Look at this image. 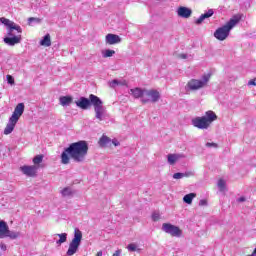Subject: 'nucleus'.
Masks as SVG:
<instances>
[{"label":"nucleus","instance_id":"22","mask_svg":"<svg viewBox=\"0 0 256 256\" xmlns=\"http://www.w3.org/2000/svg\"><path fill=\"white\" fill-rule=\"evenodd\" d=\"M111 138H109L106 135H102V137L98 141L99 147H107V145H110Z\"/></svg>","mask_w":256,"mask_h":256},{"label":"nucleus","instance_id":"13","mask_svg":"<svg viewBox=\"0 0 256 256\" xmlns=\"http://www.w3.org/2000/svg\"><path fill=\"white\" fill-rule=\"evenodd\" d=\"M144 97H146L147 99H150L149 102L151 103H157V101L161 99V94L159 93V91L155 89H151V90L146 89L144 92Z\"/></svg>","mask_w":256,"mask_h":256},{"label":"nucleus","instance_id":"31","mask_svg":"<svg viewBox=\"0 0 256 256\" xmlns=\"http://www.w3.org/2000/svg\"><path fill=\"white\" fill-rule=\"evenodd\" d=\"M6 79H7V83H8L9 85H15V78H13V76L7 75V76H6Z\"/></svg>","mask_w":256,"mask_h":256},{"label":"nucleus","instance_id":"27","mask_svg":"<svg viewBox=\"0 0 256 256\" xmlns=\"http://www.w3.org/2000/svg\"><path fill=\"white\" fill-rule=\"evenodd\" d=\"M59 240L56 241L58 245L65 243L67 241V233L56 234Z\"/></svg>","mask_w":256,"mask_h":256},{"label":"nucleus","instance_id":"32","mask_svg":"<svg viewBox=\"0 0 256 256\" xmlns=\"http://www.w3.org/2000/svg\"><path fill=\"white\" fill-rule=\"evenodd\" d=\"M161 219V215L159 214V212H154L153 214H152V220L153 221H159Z\"/></svg>","mask_w":256,"mask_h":256},{"label":"nucleus","instance_id":"33","mask_svg":"<svg viewBox=\"0 0 256 256\" xmlns=\"http://www.w3.org/2000/svg\"><path fill=\"white\" fill-rule=\"evenodd\" d=\"M206 147H213L214 149H217V147H219V144L215 143V142H208L206 143Z\"/></svg>","mask_w":256,"mask_h":256},{"label":"nucleus","instance_id":"6","mask_svg":"<svg viewBox=\"0 0 256 256\" xmlns=\"http://www.w3.org/2000/svg\"><path fill=\"white\" fill-rule=\"evenodd\" d=\"M209 79H211L210 74H205L202 76V80L191 79L188 81L186 85V89L189 91H199V89H203V87H207L209 83Z\"/></svg>","mask_w":256,"mask_h":256},{"label":"nucleus","instance_id":"16","mask_svg":"<svg viewBox=\"0 0 256 256\" xmlns=\"http://www.w3.org/2000/svg\"><path fill=\"white\" fill-rule=\"evenodd\" d=\"M20 171H22L24 175H27V177H35V175H37V166H22L20 167Z\"/></svg>","mask_w":256,"mask_h":256},{"label":"nucleus","instance_id":"29","mask_svg":"<svg viewBox=\"0 0 256 256\" xmlns=\"http://www.w3.org/2000/svg\"><path fill=\"white\" fill-rule=\"evenodd\" d=\"M43 155H37L33 158L34 165H39L40 163H43Z\"/></svg>","mask_w":256,"mask_h":256},{"label":"nucleus","instance_id":"40","mask_svg":"<svg viewBox=\"0 0 256 256\" xmlns=\"http://www.w3.org/2000/svg\"><path fill=\"white\" fill-rule=\"evenodd\" d=\"M121 253H122L121 249H118L115 251V253L112 256H121Z\"/></svg>","mask_w":256,"mask_h":256},{"label":"nucleus","instance_id":"30","mask_svg":"<svg viewBox=\"0 0 256 256\" xmlns=\"http://www.w3.org/2000/svg\"><path fill=\"white\" fill-rule=\"evenodd\" d=\"M225 185H226L225 180L220 179L218 181V187H219L220 191H225Z\"/></svg>","mask_w":256,"mask_h":256},{"label":"nucleus","instance_id":"14","mask_svg":"<svg viewBox=\"0 0 256 256\" xmlns=\"http://www.w3.org/2000/svg\"><path fill=\"white\" fill-rule=\"evenodd\" d=\"M192 125L193 127H197V129H209L210 127L209 123L205 118H203V116L192 119Z\"/></svg>","mask_w":256,"mask_h":256},{"label":"nucleus","instance_id":"2","mask_svg":"<svg viewBox=\"0 0 256 256\" xmlns=\"http://www.w3.org/2000/svg\"><path fill=\"white\" fill-rule=\"evenodd\" d=\"M75 104L79 107V109H83L87 111L91 105L94 107L95 117L98 121H104L106 116L105 106H103V100L94 94H90L89 98L80 97Z\"/></svg>","mask_w":256,"mask_h":256},{"label":"nucleus","instance_id":"36","mask_svg":"<svg viewBox=\"0 0 256 256\" xmlns=\"http://www.w3.org/2000/svg\"><path fill=\"white\" fill-rule=\"evenodd\" d=\"M116 85H121V82H119V80H112L110 82V87H115Z\"/></svg>","mask_w":256,"mask_h":256},{"label":"nucleus","instance_id":"23","mask_svg":"<svg viewBox=\"0 0 256 256\" xmlns=\"http://www.w3.org/2000/svg\"><path fill=\"white\" fill-rule=\"evenodd\" d=\"M42 47H51V35L46 34L43 39L40 41Z\"/></svg>","mask_w":256,"mask_h":256},{"label":"nucleus","instance_id":"25","mask_svg":"<svg viewBox=\"0 0 256 256\" xmlns=\"http://www.w3.org/2000/svg\"><path fill=\"white\" fill-rule=\"evenodd\" d=\"M195 197H197V194L189 193L183 197V201H184V203H187V205H191V203H193V199H195Z\"/></svg>","mask_w":256,"mask_h":256},{"label":"nucleus","instance_id":"28","mask_svg":"<svg viewBox=\"0 0 256 256\" xmlns=\"http://www.w3.org/2000/svg\"><path fill=\"white\" fill-rule=\"evenodd\" d=\"M115 55V50L106 49L102 51V56L104 59H107L108 57H113Z\"/></svg>","mask_w":256,"mask_h":256},{"label":"nucleus","instance_id":"39","mask_svg":"<svg viewBox=\"0 0 256 256\" xmlns=\"http://www.w3.org/2000/svg\"><path fill=\"white\" fill-rule=\"evenodd\" d=\"M111 143H113V145H114L115 147H119V145H120V143L117 141V139L111 140Z\"/></svg>","mask_w":256,"mask_h":256},{"label":"nucleus","instance_id":"24","mask_svg":"<svg viewBox=\"0 0 256 256\" xmlns=\"http://www.w3.org/2000/svg\"><path fill=\"white\" fill-rule=\"evenodd\" d=\"M73 103V97L71 96H62L60 97V104L65 107L67 105H71Z\"/></svg>","mask_w":256,"mask_h":256},{"label":"nucleus","instance_id":"11","mask_svg":"<svg viewBox=\"0 0 256 256\" xmlns=\"http://www.w3.org/2000/svg\"><path fill=\"white\" fill-rule=\"evenodd\" d=\"M145 91L146 89H142L139 87L130 89V95L134 97V99H141V103L145 105L146 103H149L151 101L150 98L145 97Z\"/></svg>","mask_w":256,"mask_h":256},{"label":"nucleus","instance_id":"20","mask_svg":"<svg viewBox=\"0 0 256 256\" xmlns=\"http://www.w3.org/2000/svg\"><path fill=\"white\" fill-rule=\"evenodd\" d=\"M183 157H184L183 154H168L167 155L168 163L169 165H175V163H177V161H179Z\"/></svg>","mask_w":256,"mask_h":256},{"label":"nucleus","instance_id":"5","mask_svg":"<svg viewBox=\"0 0 256 256\" xmlns=\"http://www.w3.org/2000/svg\"><path fill=\"white\" fill-rule=\"evenodd\" d=\"M81 241H83V232L80 231L79 228L74 229V237L69 244V248L66 252L67 256H73L77 251H79V247H81Z\"/></svg>","mask_w":256,"mask_h":256},{"label":"nucleus","instance_id":"18","mask_svg":"<svg viewBox=\"0 0 256 256\" xmlns=\"http://www.w3.org/2000/svg\"><path fill=\"white\" fill-rule=\"evenodd\" d=\"M215 11L213 9H209L206 13L201 14L200 17L195 21L196 25H201L205 19H209V17H213Z\"/></svg>","mask_w":256,"mask_h":256},{"label":"nucleus","instance_id":"3","mask_svg":"<svg viewBox=\"0 0 256 256\" xmlns=\"http://www.w3.org/2000/svg\"><path fill=\"white\" fill-rule=\"evenodd\" d=\"M243 15L241 14H236L234 15L227 23L226 25L218 28L214 32V37L218 39V41H225L229 37V33H231V29L241 21Z\"/></svg>","mask_w":256,"mask_h":256},{"label":"nucleus","instance_id":"42","mask_svg":"<svg viewBox=\"0 0 256 256\" xmlns=\"http://www.w3.org/2000/svg\"><path fill=\"white\" fill-rule=\"evenodd\" d=\"M238 201H239V203H244V201H246V199H245V197H240V198L238 199Z\"/></svg>","mask_w":256,"mask_h":256},{"label":"nucleus","instance_id":"34","mask_svg":"<svg viewBox=\"0 0 256 256\" xmlns=\"http://www.w3.org/2000/svg\"><path fill=\"white\" fill-rule=\"evenodd\" d=\"M127 249H128V251H137V245L131 243V244H129V245L127 246Z\"/></svg>","mask_w":256,"mask_h":256},{"label":"nucleus","instance_id":"43","mask_svg":"<svg viewBox=\"0 0 256 256\" xmlns=\"http://www.w3.org/2000/svg\"><path fill=\"white\" fill-rule=\"evenodd\" d=\"M248 85H256V82H255V80H250L249 82H248Z\"/></svg>","mask_w":256,"mask_h":256},{"label":"nucleus","instance_id":"35","mask_svg":"<svg viewBox=\"0 0 256 256\" xmlns=\"http://www.w3.org/2000/svg\"><path fill=\"white\" fill-rule=\"evenodd\" d=\"M32 21H35L36 23H41V19H39V18H35V17L28 18L29 25H31Z\"/></svg>","mask_w":256,"mask_h":256},{"label":"nucleus","instance_id":"41","mask_svg":"<svg viewBox=\"0 0 256 256\" xmlns=\"http://www.w3.org/2000/svg\"><path fill=\"white\" fill-rule=\"evenodd\" d=\"M180 59H187V54H179Z\"/></svg>","mask_w":256,"mask_h":256},{"label":"nucleus","instance_id":"17","mask_svg":"<svg viewBox=\"0 0 256 256\" xmlns=\"http://www.w3.org/2000/svg\"><path fill=\"white\" fill-rule=\"evenodd\" d=\"M105 42L107 45H117L121 43V37L116 34H107L105 37Z\"/></svg>","mask_w":256,"mask_h":256},{"label":"nucleus","instance_id":"37","mask_svg":"<svg viewBox=\"0 0 256 256\" xmlns=\"http://www.w3.org/2000/svg\"><path fill=\"white\" fill-rule=\"evenodd\" d=\"M199 205H200V207H207V200H205V199L200 200Z\"/></svg>","mask_w":256,"mask_h":256},{"label":"nucleus","instance_id":"9","mask_svg":"<svg viewBox=\"0 0 256 256\" xmlns=\"http://www.w3.org/2000/svg\"><path fill=\"white\" fill-rule=\"evenodd\" d=\"M0 23L7 27V35H13V31H17V33H23V29H21V26L15 24V22L5 17L0 18Z\"/></svg>","mask_w":256,"mask_h":256},{"label":"nucleus","instance_id":"19","mask_svg":"<svg viewBox=\"0 0 256 256\" xmlns=\"http://www.w3.org/2000/svg\"><path fill=\"white\" fill-rule=\"evenodd\" d=\"M202 117L205 118L208 125H211V123H213V121H217V114H215V112H213L211 110L207 111L205 113V115Z\"/></svg>","mask_w":256,"mask_h":256},{"label":"nucleus","instance_id":"10","mask_svg":"<svg viewBox=\"0 0 256 256\" xmlns=\"http://www.w3.org/2000/svg\"><path fill=\"white\" fill-rule=\"evenodd\" d=\"M0 23L7 27V35H13V31H17V33H23V29H21V26L15 24V22L5 17L0 18Z\"/></svg>","mask_w":256,"mask_h":256},{"label":"nucleus","instance_id":"38","mask_svg":"<svg viewBox=\"0 0 256 256\" xmlns=\"http://www.w3.org/2000/svg\"><path fill=\"white\" fill-rule=\"evenodd\" d=\"M0 249L1 251H7V245H5L3 242H0Z\"/></svg>","mask_w":256,"mask_h":256},{"label":"nucleus","instance_id":"4","mask_svg":"<svg viewBox=\"0 0 256 256\" xmlns=\"http://www.w3.org/2000/svg\"><path fill=\"white\" fill-rule=\"evenodd\" d=\"M23 113H25V104H17L14 112L12 113V116L9 118L8 123L4 129V135H11V133L15 131V125H17L19 119H21V115H23Z\"/></svg>","mask_w":256,"mask_h":256},{"label":"nucleus","instance_id":"21","mask_svg":"<svg viewBox=\"0 0 256 256\" xmlns=\"http://www.w3.org/2000/svg\"><path fill=\"white\" fill-rule=\"evenodd\" d=\"M62 197H73V195H75V193H77L75 190H73V188L71 187H65L64 189H62L60 191Z\"/></svg>","mask_w":256,"mask_h":256},{"label":"nucleus","instance_id":"12","mask_svg":"<svg viewBox=\"0 0 256 256\" xmlns=\"http://www.w3.org/2000/svg\"><path fill=\"white\" fill-rule=\"evenodd\" d=\"M4 43L9 45V47H15V45H19V43H21V34L15 35V33L12 32V35H7L4 38Z\"/></svg>","mask_w":256,"mask_h":256},{"label":"nucleus","instance_id":"15","mask_svg":"<svg viewBox=\"0 0 256 256\" xmlns=\"http://www.w3.org/2000/svg\"><path fill=\"white\" fill-rule=\"evenodd\" d=\"M177 15L178 17H182V19H189L191 15H193V10L191 8H187L185 6H180L177 9Z\"/></svg>","mask_w":256,"mask_h":256},{"label":"nucleus","instance_id":"1","mask_svg":"<svg viewBox=\"0 0 256 256\" xmlns=\"http://www.w3.org/2000/svg\"><path fill=\"white\" fill-rule=\"evenodd\" d=\"M89 153V144L85 140H80L78 142L71 143L69 147L65 148L61 153L60 159L62 165H69L71 159L75 163H83L85 157Z\"/></svg>","mask_w":256,"mask_h":256},{"label":"nucleus","instance_id":"8","mask_svg":"<svg viewBox=\"0 0 256 256\" xmlns=\"http://www.w3.org/2000/svg\"><path fill=\"white\" fill-rule=\"evenodd\" d=\"M162 231H164V233H167L168 235H171V237L179 238L183 236V230H181L179 226L173 225L171 223L162 224Z\"/></svg>","mask_w":256,"mask_h":256},{"label":"nucleus","instance_id":"7","mask_svg":"<svg viewBox=\"0 0 256 256\" xmlns=\"http://www.w3.org/2000/svg\"><path fill=\"white\" fill-rule=\"evenodd\" d=\"M5 237H9V239H18V237H21V232L9 230L7 222L0 220V239H5Z\"/></svg>","mask_w":256,"mask_h":256},{"label":"nucleus","instance_id":"26","mask_svg":"<svg viewBox=\"0 0 256 256\" xmlns=\"http://www.w3.org/2000/svg\"><path fill=\"white\" fill-rule=\"evenodd\" d=\"M192 175H193L192 172H185V173L177 172L173 174V179H183V177H191Z\"/></svg>","mask_w":256,"mask_h":256}]
</instances>
